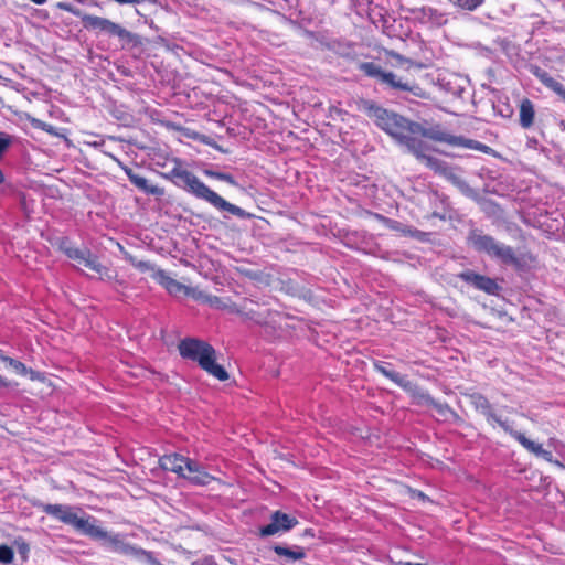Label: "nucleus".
Listing matches in <instances>:
<instances>
[{"mask_svg": "<svg viewBox=\"0 0 565 565\" xmlns=\"http://www.w3.org/2000/svg\"><path fill=\"white\" fill-rule=\"evenodd\" d=\"M374 370L379 373H381L383 376L391 380L393 383L398 385L399 387L404 390H409L412 386L411 381L407 379L406 375H402L401 373L392 370L390 366L391 364L384 361H376L373 364Z\"/></svg>", "mask_w": 565, "mask_h": 565, "instance_id": "19", "label": "nucleus"}, {"mask_svg": "<svg viewBox=\"0 0 565 565\" xmlns=\"http://www.w3.org/2000/svg\"><path fill=\"white\" fill-rule=\"evenodd\" d=\"M178 350L183 359L196 362L203 371L218 381L228 380L227 371L216 363V350L206 341L185 338L179 342Z\"/></svg>", "mask_w": 565, "mask_h": 565, "instance_id": "5", "label": "nucleus"}, {"mask_svg": "<svg viewBox=\"0 0 565 565\" xmlns=\"http://www.w3.org/2000/svg\"><path fill=\"white\" fill-rule=\"evenodd\" d=\"M170 290H181L183 286L174 279H170L168 285Z\"/></svg>", "mask_w": 565, "mask_h": 565, "instance_id": "37", "label": "nucleus"}, {"mask_svg": "<svg viewBox=\"0 0 565 565\" xmlns=\"http://www.w3.org/2000/svg\"><path fill=\"white\" fill-rule=\"evenodd\" d=\"M58 248L70 258L97 273L102 279H113V271L98 262V257L88 248L74 247L67 237H62Z\"/></svg>", "mask_w": 565, "mask_h": 565, "instance_id": "8", "label": "nucleus"}, {"mask_svg": "<svg viewBox=\"0 0 565 565\" xmlns=\"http://www.w3.org/2000/svg\"><path fill=\"white\" fill-rule=\"evenodd\" d=\"M79 1L83 2V3H87L90 7H98V8H100L99 2L96 1V0H79Z\"/></svg>", "mask_w": 565, "mask_h": 565, "instance_id": "40", "label": "nucleus"}, {"mask_svg": "<svg viewBox=\"0 0 565 565\" xmlns=\"http://www.w3.org/2000/svg\"><path fill=\"white\" fill-rule=\"evenodd\" d=\"M185 479L190 484L198 487L209 486L215 478L210 475L205 467L195 459L190 458L185 467Z\"/></svg>", "mask_w": 565, "mask_h": 565, "instance_id": "13", "label": "nucleus"}, {"mask_svg": "<svg viewBox=\"0 0 565 565\" xmlns=\"http://www.w3.org/2000/svg\"><path fill=\"white\" fill-rule=\"evenodd\" d=\"M427 402L444 420L459 419L458 414L447 403L436 402L431 397H428Z\"/></svg>", "mask_w": 565, "mask_h": 565, "instance_id": "24", "label": "nucleus"}, {"mask_svg": "<svg viewBox=\"0 0 565 565\" xmlns=\"http://www.w3.org/2000/svg\"><path fill=\"white\" fill-rule=\"evenodd\" d=\"M539 131H540V135H541L542 137H544V136H545V134H544V131H543V129H542V128H540V127H539Z\"/></svg>", "mask_w": 565, "mask_h": 565, "instance_id": "46", "label": "nucleus"}, {"mask_svg": "<svg viewBox=\"0 0 565 565\" xmlns=\"http://www.w3.org/2000/svg\"><path fill=\"white\" fill-rule=\"evenodd\" d=\"M398 143L406 147L409 153L429 169L434 164H437L438 158L428 154L429 147L423 140L413 137L412 135H407Z\"/></svg>", "mask_w": 565, "mask_h": 565, "instance_id": "12", "label": "nucleus"}, {"mask_svg": "<svg viewBox=\"0 0 565 565\" xmlns=\"http://www.w3.org/2000/svg\"><path fill=\"white\" fill-rule=\"evenodd\" d=\"M190 458L180 454L164 455L159 459L161 469L174 472L179 478L185 477V467Z\"/></svg>", "mask_w": 565, "mask_h": 565, "instance_id": "18", "label": "nucleus"}, {"mask_svg": "<svg viewBox=\"0 0 565 565\" xmlns=\"http://www.w3.org/2000/svg\"><path fill=\"white\" fill-rule=\"evenodd\" d=\"M10 367H12V370L19 374V375H22V376H26L29 375L31 380H35L38 376L36 372L33 371L32 369L28 367L24 363H22L21 361L19 360H15V359H12V358H8L7 362H6Z\"/></svg>", "mask_w": 565, "mask_h": 565, "instance_id": "25", "label": "nucleus"}, {"mask_svg": "<svg viewBox=\"0 0 565 565\" xmlns=\"http://www.w3.org/2000/svg\"><path fill=\"white\" fill-rule=\"evenodd\" d=\"M28 551H29V546H28L25 543H23V544L20 546V552H21V553H26Z\"/></svg>", "mask_w": 565, "mask_h": 565, "instance_id": "44", "label": "nucleus"}, {"mask_svg": "<svg viewBox=\"0 0 565 565\" xmlns=\"http://www.w3.org/2000/svg\"><path fill=\"white\" fill-rule=\"evenodd\" d=\"M129 262L135 268L139 269L141 273H146L153 269L152 264L147 260H138L135 257H130Z\"/></svg>", "mask_w": 565, "mask_h": 565, "instance_id": "31", "label": "nucleus"}, {"mask_svg": "<svg viewBox=\"0 0 565 565\" xmlns=\"http://www.w3.org/2000/svg\"><path fill=\"white\" fill-rule=\"evenodd\" d=\"M33 507L38 508L47 515L58 520L60 522L71 525L77 532L89 536L93 540L102 541L104 546L111 552L119 553L125 556H131L148 565H163L157 559L152 552L129 544L125 541V535L119 533H109L100 526L96 525L93 516L81 518L74 511L75 508L67 504H51L41 501L33 502Z\"/></svg>", "mask_w": 565, "mask_h": 565, "instance_id": "1", "label": "nucleus"}, {"mask_svg": "<svg viewBox=\"0 0 565 565\" xmlns=\"http://www.w3.org/2000/svg\"><path fill=\"white\" fill-rule=\"evenodd\" d=\"M239 273L245 277H248L252 280H259L262 278V273L257 270H253L249 268H238Z\"/></svg>", "mask_w": 565, "mask_h": 565, "instance_id": "33", "label": "nucleus"}, {"mask_svg": "<svg viewBox=\"0 0 565 565\" xmlns=\"http://www.w3.org/2000/svg\"><path fill=\"white\" fill-rule=\"evenodd\" d=\"M32 124H33V126H34V127H36V128H41L42 130H44V131H46V132H50V134H52V132H53V129H54V128H53V126H51V125H49V124H46V122H43V121H41V120H39V119H34V120L32 121Z\"/></svg>", "mask_w": 565, "mask_h": 565, "instance_id": "36", "label": "nucleus"}, {"mask_svg": "<svg viewBox=\"0 0 565 565\" xmlns=\"http://www.w3.org/2000/svg\"><path fill=\"white\" fill-rule=\"evenodd\" d=\"M298 524V520L280 510L271 513L270 522L259 527V536L267 537L278 533H285L294 529Z\"/></svg>", "mask_w": 565, "mask_h": 565, "instance_id": "10", "label": "nucleus"}, {"mask_svg": "<svg viewBox=\"0 0 565 565\" xmlns=\"http://www.w3.org/2000/svg\"><path fill=\"white\" fill-rule=\"evenodd\" d=\"M454 147H462V148H467V149H472V150H477V151H480V152L487 153V154H493L495 152L491 147H489L478 140L469 139L463 136H456Z\"/></svg>", "mask_w": 565, "mask_h": 565, "instance_id": "23", "label": "nucleus"}, {"mask_svg": "<svg viewBox=\"0 0 565 565\" xmlns=\"http://www.w3.org/2000/svg\"><path fill=\"white\" fill-rule=\"evenodd\" d=\"M457 277L475 289L483 291L490 296H499L502 290V287L499 285L497 279L481 275L471 269L457 274Z\"/></svg>", "mask_w": 565, "mask_h": 565, "instance_id": "9", "label": "nucleus"}, {"mask_svg": "<svg viewBox=\"0 0 565 565\" xmlns=\"http://www.w3.org/2000/svg\"><path fill=\"white\" fill-rule=\"evenodd\" d=\"M430 216L439 218V220H443V221H445L447 218L446 213H441V212H438V211H434Z\"/></svg>", "mask_w": 565, "mask_h": 565, "instance_id": "39", "label": "nucleus"}, {"mask_svg": "<svg viewBox=\"0 0 565 565\" xmlns=\"http://www.w3.org/2000/svg\"><path fill=\"white\" fill-rule=\"evenodd\" d=\"M14 559V552L12 547L2 544L0 545V563L11 564Z\"/></svg>", "mask_w": 565, "mask_h": 565, "instance_id": "29", "label": "nucleus"}, {"mask_svg": "<svg viewBox=\"0 0 565 565\" xmlns=\"http://www.w3.org/2000/svg\"><path fill=\"white\" fill-rule=\"evenodd\" d=\"M12 143V138L9 135L0 134V159Z\"/></svg>", "mask_w": 565, "mask_h": 565, "instance_id": "32", "label": "nucleus"}, {"mask_svg": "<svg viewBox=\"0 0 565 565\" xmlns=\"http://www.w3.org/2000/svg\"><path fill=\"white\" fill-rule=\"evenodd\" d=\"M436 173H439L444 178H446L449 182L456 185L459 190L467 193L471 191L468 182L461 178L458 173L457 169L448 164L447 162L438 159L437 164H434L431 168Z\"/></svg>", "mask_w": 565, "mask_h": 565, "instance_id": "16", "label": "nucleus"}, {"mask_svg": "<svg viewBox=\"0 0 565 565\" xmlns=\"http://www.w3.org/2000/svg\"><path fill=\"white\" fill-rule=\"evenodd\" d=\"M56 8L79 18L84 29L93 31L96 34H103L107 35L108 38L118 39L122 47L126 45L136 47L141 44V38L138 34L127 30L121 24L116 23L107 18L85 13L68 2H57Z\"/></svg>", "mask_w": 565, "mask_h": 565, "instance_id": "3", "label": "nucleus"}, {"mask_svg": "<svg viewBox=\"0 0 565 565\" xmlns=\"http://www.w3.org/2000/svg\"><path fill=\"white\" fill-rule=\"evenodd\" d=\"M414 135H420L429 140L444 142L449 146H454L456 140V136L443 129L440 125L424 127L416 122Z\"/></svg>", "mask_w": 565, "mask_h": 565, "instance_id": "15", "label": "nucleus"}, {"mask_svg": "<svg viewBox=\"0 0 565 565\" xmlns=\"http://www.w3.org/2000/svg\"><path fill=\"white\" fill-rule=\"evenodd\" d=\"M511 437L518 440L529 452L540 457L545 450L541 444L530 440L524 434L513 429L511 426L507 431Z\"/></svg>", "mask_w": 565, "mask_h": 565, "instance_id": "22", "label": "nucleus"}, {"mask_svg": "<svg viewBox=\"0 0 565 565\" xmlns=\"http://www.w3.org/2000/svg\"><path fill=\"white\" fill-rule=\"evenodd\" d=\"M302 536L307 537V536H310V537H313L315 536V532L312 529H306L302 533Z\"/></svg>", "mask_w": 565, "mask_h": 565, "instance_id": "42", "label": "nucleus"}, {"mask_svg": "<svg viewBox=\"0 0 565 565\" xmlns=\"http://www.w3.org/2000/svg\"><path fill=\"white\" fill-rule=\"evenodd\" d=\"M467 242L477 253L484 254L502 265L512 266L518 270L523 269L525 266L523 258L515 254L513 247L499 242L493 236L484 234L478 228L469 231Z\"/></svg>", "mask_w": 565, "mask_h": 565, "instance_id": "6", "label": "nucleus"}, {"mask_svg": "<svg viewBox=\"0 0 565 565\" xmlns=\"http://www.w3.org/2000/svg\"><path fill=\"white\" fill-rule=\"evenodd\" d=\"M163 177L196 199L210 203L214 209L223 213L224 218H228V215L236 216L241 220H247L253 216L247 211L227 202L216 192L211 190L194 173L183 169L179 160H175V166L169 172L164 173Z\"/></svg>", "mask_w": 565, "mask_h": 565, "instance_id": "2", "label": "nucleus"}, {"mask_svg": "<svg viewBox=\"0 0 565 565\" xmlns=\"http://www.w3.org/2000/svg\"><path fill=\"white\" fill-rule=\"evenodd\" d=\"M195 565H216L213 561H210V559H205L203 561L202 563H198Z\"/></svg>", "mask_w": 565, "mask_h": 565, "instance_id": "43", "label": "nucleus"}, {"mask_svg": "<svg viewBox=\"0 0 565 565\" xmlns=\"http://www.w3.org/2000/svg\"><path fill=\"white\" fill-rule=\"evenodd\" d=\"M360 110L374 120L375 125L392 136L398 142L407 135H414L416 122L407 119L406 117L388 110L375 102L370 99H362L360 103Z\"/></svg>", "mask_w": 565, "mask_h": 565, "instance_id": "4", "label": "nucleus"}, {"mask_svg": "<svg viewBox=\"0 0 565 565\" xmlns=\"http://www.w3.org/2000/svg\"><path fill=\"white\" fill-rule=\"evenodd\" d=\"M469 401H470V404L476 409V412L483 415L486 417V420L490 425L493 426L494 424H498L505 433L510 429L511 425L509 424V422L503 420L501 418V416H499L494 412L491 403L484 395H482L480 393H471V394H469Z\"/></svg>", "mask_w": 565, "mask_h": 565, "instance_id": "11", "label": "nucleus"}, {"mask_svg": "<svg viewBox=\"0 0 565 565\" xmlns=\"http://www.w3.org/2000/svg\"><path fill=\"white\" fill-rule=\"evenodd\" d=\"M8 358H9V356L4 355V354H3V351L0 349V361H2V362H4V363H6V362H7V360H8Z\"/></svg>", "mask_w": 565, "mask_h": 565, "instance_id": "45", "label": "nucleus"}, {"mask_svg": "<svg viewBox=\"0 0 565 565\" xmlns=\"http://www.w3.org/2000/svg\"><path fill=\"white\" fill-rule=\"evenodd\" d=\"M540 458H543L547 462L554 463L559 468H564V465L559 460L554 459L553 454L550 450L545 449L543 454L540 456Z\"/></svg>", "mask_w": 565, "mask_h": 565, "instance_id": "34", "label": "nucleus"}, {"mask_svg": "<svg viewBox=\"0 0 565 565\" xmlns=\"http://www.w3.org/2000/svg\"><path fill=\"white\" fill-rule=\"evenodd\" d=\"M111 158L118 162V164L121 167V169L125 171L126 175L128 177L129 181L138 188L140 191H142L146 194L161 196L163 195L164 191L162 188L158 185L149 184L148 180L145 177H141L135 171L125 166L119 159H117L115 156H111Z\"/></svg>", "mask_w": 565, "mask_h": 565, "instance_id": "14", "label": "nucleus"}, {"mask_svg": "<svg viewBox=\"0 0 565 565\" xmlns=\"http://www.w3.org/2000/svg\"><path fill=\"white\" fill-rule=\"evenodd\" d=\"M358 70L361 71L365 76L376 79L384 87V89L396 93H409L414 97L422 99L428 98V93L417 83L398 77L395 73L383 70L379 64H375L374 62H360L358 63Z\"/></svg>", "mask_w": 565, "mask_h": 565, "instance_id": "7", "label": "nucleus"}, {"mask_svg": "<svg viewBox=\"0 0 565 565\" xmlns=\"http://www.w3.org/2000/svg\"><path fill=\"white\" fill-rule=\"evenodd\" d=\"M245 315H246L247 319L253 320L257 324H263V323L266 322V318L265 317H263L259 313L256 315L253 310L247 311Z\"/></svg>", "mask_w": 565, "mask_h": 565, "instance_id": "35", "label": "nucleus"}, {"mask_svg": "<svg viewBox=\"0 0 565 565\" xmlns=\"http://www.w3.org/2000/svg\"><path fill=\"white\" fill-rule=\"evenodd\" d=\"M455 7L462 10L475 11L484 0H449Z\"/></svg>", "mask_w": 565, "mask_h": 565, "instance_id": "28", "label": "nucleus"}, {"mask_svg": "<svg viewBox=\"0 0 565 565\" xmlns=\"http://www.w3.org/2000/svg\"><path fill=\"white\" fill-rule=\"evenodd\" d=\"M535 76L541 81L543 85H545L547 88L552 89L554 93H556L561 87L562 83L554 79L547 72L537 70L535 73Z\"/></svg>", "mask_w": 565, "mask_h": 565, "instance_id": "26", "label": "nucleus"}, {"mask_svg": "<svg viewBox=\"0 0 565 565\" xmlns=\"http://www.w3.org/2000/svg\"><path fill=\"white\" fill-rule=\"evenodd\" d=\"M12 386V382L0 375V391Z\"/></svg>", "mask_w": 565, "mask_h": 565, "instance_id": "38", "label": "nucleus"}, {"mask_svg": "<svg viewBox=\"0 0 565 565\" xmlns=\"http://www.w3.org/2000/svg\"><path fill=\"white\" fill-rule=\"evenodd\" d=\"M203 172L206 177H210L215 180L224 181L233 186H237L236 180L230 173L218 172V171H214V170H210V169H205Z\"/></svg>", "mask_w": 565, "mask_h": 565, "instance_id": "27", "label": "nucleus"}, {"mask_svg": "<svg viewBox=\"0 0 565 565\" xmlns=\"http://www.w3.org/2000/svg\"><path fill=\"white\" fill-rule=\"evenodd\" d=\"M273 551L278 556L284 557L286 564L301 561L307 556L306 550L299 545L284 546L276 544L273 546Z\"/></svg>", "mask_w": 565, "mask_h": 565, "instance_id": "21", "label": "nucleus"}, {"mask_svg": "<svg viewBox=\"0 0 565 565\" xmlns=\"http://www.w3.org/2000/svg\"><path fill=\"white\" fill-rule=\"evenodd\" d=\"M526 148L539 150L540 152L544 153L545 157H548V149L545 147H542L540 145V141L535 137H526Z\"/></svg>", "mask_w": 565, "mask_h": 565, "instance_id": "30", "label": "nucleus"}, {"mask_svg": "<svg viewBox=\"0 0 565 565\" xmlns=\"http://www.w3.org/2000/svg\"><path fill=\"white\" fill-rule=\"evenodd\" d=\"M535 106L529 98H523L519 105V125L521 128L529 130L535 124Z\"/></svg>", "mask_w": 565, "mask_h": 565, "instance_id": "20", "label": "nucleus"}, {"mask_svg": "<svg viewBox=\"0 0 565 565\" xmlns=\"http://www.w3.org/2000/svg\"><path fill=\"white\" fill-rule=\"evenodd\" d=\"M555 94H557L561 97V99L565 103V86L564 85H562V87Z\"/></svg>", "mask_w": 565, "mask_h": 565, "instance_id": "41", "label": "nucleus"}, {"mask_svg": "<svg viewBox=\"0 0 565 565\" xmlns=\"http://www.w3.org/2000/svg\"><path fill=\"white\" fill-rule=\"evenodd\" d=\"M415 20L423 24L441 26L447 22L446 14L431 7L415 8L412 10Z\"/></svg>", "mask_w": 565, "mask_h": 565, "instance_id": "17", "label": "nucleus"}]
</instances>
